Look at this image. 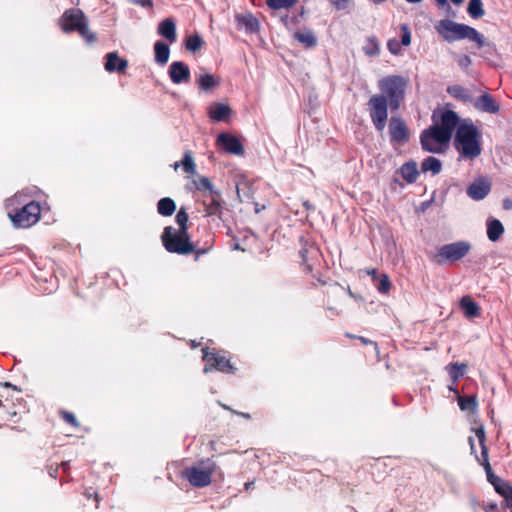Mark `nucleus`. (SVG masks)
<instances>
[{
  "label": "nucleus",
  "mask_w": 512,
  "mask_h": 512,
  "mask_svg": "<svg viewBox=\"0 0 512 512\" xmlns=\"http://www.w3.org/2000/svg\"><path fill=\"white\" fill-rule=\"evenodd\" d=\"M457 124V116L452 111L442 115L441 123L425 130L421 135L422 147L431 153L443 152L450 141L452 131Z\"/></svg>",
  "instance_id": "f257e3e1"
},
{
  "label": "nucleus",
  "mask_w": 512,
  "mask_h": 512,
  "mask_svg": "<svg viewBox=\"0 0 512 512\" xmlns=\"http://www.w3.org/2000/svg\"><path fill=\"white\" fill-rule=\"evenodd\" d=\"M176 221L179 226L178 230H174L172 227H166L165 234L162 237L164 245L170 252L180 254L190 253L194 250V246L189 242L187 233L188 215L184 208L178 211Z\"/></svg>",
  "instance_id": "f03ea898"
},
{
  "label": "nucleus",
  "mask_w": 512,
  "mask_h": 512,
  "mask_svg": "<svg viewBox=\"0 0 512 512\" xmlns=\"http://www.w3.org/2000/svg\"><path fill=\"white\" fill-rule=\"evenodd\" d=\"M59 25L65 33L78 32L89 44L94 43L97 39L96 34L89 30L88 20L80 9H67L62 14Z\"/></svg>",
  "instance_id": "7ed1b4c3"
},
{
  "label": "nucleus",
  "mask_w": 512,
  "mask_h": 512,
  "mask_svg": "<svg viewBox=\"0 0 512 512\" xmlns=\"http://www.w3.org/2000/svg\"><path fill=\"white\" fill-rule=\"evenodd\" d=\"M8 217L16 228H29L35 225L41 217V206L36 201H30L21 208L8 211Z\"/></svg>",
  "instance_id": "20e7f679"
},
{
  "label": "nucleus",
  "mask_w": 512,
  "mask_h": 512,
  "mask_svg": "<svg viewBox=\"0 0 512 512\" xmlns=\"http://www.w3.org/2000/svg\"><path fill=\"white\" fill-rule=\"evenodd\" d=\"M477 132L473 126L461 125L456 134L457 149L465 157L473 158L480 154Z\"/></svg>",
  "instance_id": "39448f33"
},
{
  "label": "nucleus",
  "mask_w": 512,
  "mask_h": 512,
  "mask_svg": "<svg viewBox=\"0 0 512 512\" xmlns=\"http://www.w3.org/2000/svg\"><path fill=\"white\" fill-rule=\"evenodd\" d=\"M406 81L401 77H390L382 81L381 88L390 98L393 108H398L399 99L402 98Z\"/></svg>",
  "instance_id": "423d86ee"
},
{
  "label": "nucleus",
  "mask_w": 512,
  "mask_h": 512,
  "mask_svg": "<svg viewBox=\"0 0 512 512\" xmlns=\"http://www.w3.org/2000/svg\"><path fill=\"white\" fill-rule=\"evenodd\" d=\"M470 250V245L466 242H458L449 245L443 246L439 252L437 257L440 260L446 261H457L465 256Z\"/></svg>",
  "instance_id": "0eeeda50"
},
{
  "label": "nucleus",
  "mask_w": 512,
  "mask_h": 512,
  "mask_svg": "<svg viewBox=\"0 0 512 512\" xmlns=\"http://www.w3.org/2000/svg\"><path fill=\"white\" fill-rule=\"evenodd\" d=\"M465 24L452 20H442L437 26V31L448 41L463 39Z\"/></svg>",
  "instance_id": "6e6552de"
},
{
  "label": "nucleus",
  "mask_w": 512,
  "mask_h": 512,
  "mask_svg": "<svg viewBox=\"0 0 512 512\" xmlns=\"http://www.w3.org/2000/svg\"><path fill=\"white\" fill-rule=\"evenodd\" d=\"M371 115L379 130L385 126L387 119L386 99L384 96H374L370 100Z\"/></svg>",
  "instance_id": "1a4fd4ad"
},
{
  "label": "nucleus",
  "mask_w": 512,
  "mask_h": 512,
  "mask_svg": "<svg viewBox=\"0 0 512 512\" xmlns=\"http://www.w3.org/2000/svg\"><path fill=\"white\" fill-rule=\"evenodd\" d=\"M105 70L107 72L125 73L128 67V61L119 57L117 52H110L106 55Z\"/></svg>",
  "instance_id": "9d476101"
},
{
  "label": "nucleus",
  "mask_w": 512,
  "mask_h": 512,
  "mask_svg": "<svg viewBox=\"0 0 512 512\" xmlns=\"http://www.w3.org/2000/svg\"><path fill=\"white\" fill-rule=\"evenodd\" d=\"M218 143L229 153L236 155L243 154V147L237 137L228 134L221 133L218 136Z\"/></svg>",
  "instance_id": "9b49d317"
},
{
  "label": "nucleus",
  "mask_w": 512,
  "mask_h": 512,
  "mask_svg": "<svg viewBox=\"0 0 512 512\" xmlns=\"http://www.w3.org/2000/svg\"><path fill=\"white\" fill-rule=\"evenodd\" d=\"M185 477L194 486H206L211 481L210 472L197 468L187 469Z\"/></svg>",
  "instance_id": "f8f14e48"
},
{
  "label": "nucleus",
  "mask_w": 512,
  "mask_h": 512,
  "mask_svg": "<svg viewBox=\"0 0 512 512\" xmlns=\"http://www.w3.org/2000/svg\"><path fill=\"white\" fill-rule=\"evenodd\" d=\"M490 190V183L483 179L473 182L468 188V195L473 199L484 198Z\"/></svg>",
  "instance_id": "ddd939ff"
},
{
  "label": "nucleus",
  "mask_w": 512,
  "mask_h": 512,
  "mask_svg": "<svg viewBox=\"0 0 512 512\" xmlns=\"http://www.w3.org/2000/svg\"><path fill=\"white\" fill-rule=\"evenodd\" d=\"M169 75L174 83H180L189 78L190 71L182 62H174L169 70Z\"/></svg>",
  "instance_id": "4468645a"
},
{
  "label": "nucleus",
  "mask_w": 512,
  "mask_h": 512,
  "mask_svg": "<svg viewBox=\"0 0 512 512\" xmlns=\"http://www.w3.org/2000/svg\"><path fill=\"white\" fill-rule=\"evenodd\" d=\"M390 134L394 141H402L407 138V129L404 122L397 118H392L390 122Z\"/></svg>",
  "instance_id": "2eb2a0df"
},
{
  "label": "nucleus",
  "mask_w": 512,
  "mask_h": 512,
  "mask_svg": "<svg viewBox=\"0 0 512 512\" xmlns=\"http://www.w3.org/2000/svg\"><path fill=\"white\" fill-rule=\"evenodd\" d=\"M490 482L495 487V490L506 498L509 505L512 506V487L503 483L499 478L494 475H490Z\"/></svg>",
  "instance_id": "dca6fc26"
},
{
  "label": "nucleus",
  "mask_w": 512,
  "mask_h": 512,
  "mask_svg": "<svg viewBox=\"0 0 512 512\" xmlns=\"http://www.w3.org/2000/svg\"><path fill=\"white\" fill-rule=\"evenodd\" d=\"M232 110L228 105L225 104H216L211 110H210V117L214 120H225L227 119Z\"/></svg>",
  "instance_id": "f3484780"
},
{
  "label": "nucleus",
  "mask_w": 512,
  "mask_h": 512,
  "mask_svg": "<svg viewBox=\"0 0 512 512\" xmlns=\"http://www.w3.org/2000/svg\"><path fill=\"white\" fill-rule=\"evenodd\" d=\"M463 39H469L477 44L478 47H482L485 45V39L482 34H480L476 29L465 25Z\"/></svg>",
  "instance_id": "a211bd4d"
},
{
  "label": "nucleus",
  "mask_w": 512,
  "mask_h": 512,
  "mask_svg": "<svg viewBox=\"0 0 512 512\" xmlns=\"http://www.w3.org/2000/svg\"><path fill=\"white\" fill-rule=\"evenodd\" d=\"M463 39H469L477 44L478 47H482L485 45V39L482 34H480L476 29L465 25Z\"/></svg>",
  "instance_id": "6ab92c4d"
},
{
  "label": "nucleus",
  "mask_w": 512,
  "mask_h": 512,
  "mask_svg": "<svg viewBox=\"0 0 512 512\" xmlns=\"http://www.w3.org/2000/svg\"><path fill=\"white\" fill-rule=\"evenodd\" d=\"M239 22L242 23L247 31L251 33H258L260 30V23L257 18L252 15L241 16L238 18Z\"/></svg>",
  "instance_id": "aec40b11"
},
{
  "label": "nucleus",
  "mask_w": 512,
  "mask_h": 512,
  "mask_svg": "<svg viewBox=\"0 0 512 512\" xmlns=\"http://www.w3.org/2000/svg\"><path fill=\"white\" fill-rule=\"evenodd\" d=\"M401 174L408 182H414L418 176L416 163L409 162L404 164L401 168Z\"/></svg>",
  "instance_id": "412c9836"
},
{
  "label": "nucleus",
  "mask_w": 512,
  "mask_h": 512,
  "mask_svg": "<svg viewBox=\"0 0 512 512\" xmlns=\"http://www.w3.org/2000/svg\"><path fill=\"white\" fill-rule=\"evenodd\" d=\"M503 231V225L498 220H492L488 223L487 235L491 241H496Z\"/></svg>",
  "instance_id": "4be33fe9"
},
{
  "label": "nucleus",
  "mask_w": 512,
  "mask_h": 512,
  "mask_svg": "<svg viewBox=\"0 0 512 512\" xmlns=\"http://www.w3.org/2000/svg\"><path fill=\"white\" fill-rule=\"evenodd\" d=\"M460 305L466 316L475 317L478 315V306L470 298H462L460 301Z\"/></svg>",
  "instance_id": "5701e85b"
},
{
  "label": "nucleus",
  "mask_w": 512,
  "mask_h": 512,
  "mask_svg": "<svg viewBox=\"0 0 512 512\" xmlns=\"http://www.w3.org/2000/svg\"><path fill=\"white\" fill-rule=\"evenodd\" d=\"M441 162L434 158V157H429L427 158L426 160H424L421 164V169L423 172H432L434 174L440 172L441 170Z\"/></svg>",
  "instance_id": "b1692460"
},
{
  "label": "nucleus",
  "mask_w": 512,
  "mask_h": 512,
  "mask_svg": "<svg viewBox=\"0 0 512 512\" xmlns=\"http://www.w3.org/2000/svg\"><path fill=\"white\" fill-rule=\"evenodd\" d=\"M162 36L173 42L176 39L175 24L172 20L167 19L162 22Z\"/></svg>",
  "instance_id": "393cba45"
},
{
  "label": "nucleus",
  "mask_w": 512,
  "mask_h": 512,
  "mask_svg": "<svg viewBox=\"0 0 512 512\" xmlns=\"http://www.w3.org/2000/svg\"><path fill=\"white\" fill-rule=\"evenodd\" d=\"M459 406L462 410H468L471 413H475L477 408V400L476 397L471 396L468 398L459 397L458 398Z\"/></svg>",
  "instance_id": "a878e982"
},
{
  "label": "nucleus",
  "mask_w": 512,
  "mask_h": 512,
  "mask_svg": "<svg viewBox=\"0 0 512 512\" xmlns=\"http://www.w3.org/2000/svg\"><path fill=\"white\" fill-rule=\"evenodd\" d=\"M468 13L473 18H480L484 15V10L482 7L481 0H470L468 5Z\"/></svg>",
  "instance_id": "bb28decb"
},
{
  "label": "nucleus",
  "mask_w": 512,
  "mask_h": 512,
  "mask_svg": "<svg viewBox=\"0 0 512 512\" xmlns=\"http://www.w3.org/2000/svg\"><path fill=\"white\" fill-rule=\"evenodd\" d=\"M297 1L298 0H267V5L274 10H278L281 8H289Z\"/></svg>",
  "instance_id": "cd10ccee"
},
{
  "label": "nucleus",
  "mask_w": 512,
  "mask_h": 512,
  "mask_svg": "<svg viewBox=\"0 0 512 512\" xmlns=\"http://www.w3.org/2000/svg\"><path fill=\"white\" fill-rule=\"evenodd\" d=\"M59 415L67 424L74 428H80V423L72 412L61 410Z\"/></svg>",
  "instance_id": "c85d7f7f"
},
{
  "label": "nucleus",
  "mask_w": 512,
  "mask_h": 512,
  "mask_svg": "<svg viewBox=\"0 0 512 512\" xmlns=\"http://www.w3.org/2000/svg\"><path fill=\"white\" fill-rule=\"evenodd\" d=\"M202 46V39L198 35L189 37L186 41V48L191 52H197Z\"/></svg>",
  "instance_id": "c756f323"
},
{
  "label": "nucleus",
  "mask_w": 512,
  "mask_h": 512,
  "mask_svg": "<svg viewBox=\"0 0 512 512\" xmlns=\"http://www.w3.org/2000/svg\"><path fill=\"white\" fill-rule=\"evenodd\" d=\"M176 210L175 202L170 198H162V215H172Z\"/></svg>",
  "instance_id": "7c9ffc66"
},
{
  "label": "nucleus",
  "mask_w": 512,
  "mask_h": 512,
  "mask_svg": "<svg viewBox=\"0 0 512 512\" xmlns=\"http://www.w3.org/2000/svg\"><path fill=\"white\" fill-rule=\"evenodd\" d=\"M182 166L185 172L192 175L195 174L196 166L190 154H185L184 159L182 161Z\"/></svg>",
  "instance_id": "2f4dec72"
},
{
  "label": "nucleus",
  "mask_w": 512,
  "mask_h": 512,
  "mask_svg": "<svg viewBox=\"0 0 512 512\" xmlns=\"http://www.w3.org/2000/svg\"><path fill=\"white\" fill-rule=\"evenodd\" d=\"M217 81L212 75L206 74L200 78V86L204 90H209L216 86Z\"/></svg>",
  "instance_id": "473e14b6"
},
{
  "label": "nucleus",
  "mask_w": 512,
  "mask_h": 512,
  "mask_svg": "<svg viewBox=\"0 0 512 512\" xmlns=\"http://www.w3.org/2000/svg\"><path fill=\"white\" fill-rule=\"evenodd\" d=\"M296 38L302 42L303 44H305L306 46H312L314 43H315V39L313 37V35L309 32L307 33H297L296 34Z\"/></svg>",
  "instance_id": "72a5a7b5"
},
{
  "label": "nucleus",
  "mask_w": 512,
  "mask_h": 512,
  "mask_svg": "<svg viewBox=\"0 0 512 512\" xmlns=\"http://www.w3.org/2000/svg\"><path fill=\"white\" fill-rule=\"evenodd\" d=\"M481 107L486 110V111H489V112H495L497 111V108L496 106L494 105L493 101L491 98H489L488 96L484 95L481 97Z\"/></svg>",
  "instance_id": "f704fd0d"
},
{
  "label": "nucleus",
  "mask_w": 512,
  "mask_h": 512,
  "mask_svg": "<svg viewBox=\"0 0 512 512\" xmlns=\"http://www.w3.org/2000/svg\"><path fill=\"white\" fill-rule=\"evenodd\" d=\"M466 364H454L452 365L451 375L454 380H457L464 372Z\"/></svg>",
  "instance_id": "c9c22d12"
},
{
  "label": "nucleus",
  "mask_w": 512,
  "mask_h": 512,
  "mask_svg": "<svg viewBox=\"0 0 512 512\" xmlns=\"http://www.w3.org/2000/svg\"><path fill=\"white\" fill-rule=\"evenodd\" d=\"M197 188L199 189H206L208 191H212L213 186L210 180L206 177H202L199 180V184H197Z\"/></svg>",
  "instance_id": "e433bc0d"
},
{
  "label": "nucleus",
  "mask_w": 512,
  "mask_h": 512,
  "mask_svg": "<svg viewBox=\"0 0 512 512\" xmlns=\"http://www.w3.org/2000/svg\"><path fill=\"white\" fill-rule=\"evenodd\" d=\"M207 360H208V362H210L212 360V358L211 359L207 358ZM213 360L215 361V363H213V365L220 370H224L226 367H230L229 363L227 361H225L223 358H220V359L213 358Z\"/></svg>",
  "instance_id": "4c0bfd02"
},
{
  "label": "nucleus",
  "mask_w": 512,
  "mask_h": 512,
  "mask_svg": "<svg viewBox=\"0 0 512 512\" xmlns=\"http://www.w3.org/2000/svg\"><path fill=\"white\" fill-rule=\"evenodd\" d=\"M330 2L338 9H344L349 3V0H330Z\"/></svg>",
  "instance_id": "58836bf2"
},
{
  "label": "nucleus",
  "mask_w": 512,
  "mask_h": 512,
  "mask_svg": "<svg viewBox=\"0 0 512 512\" xmlns=\"http://www.w3.org/2000/svg\"><path fill=\"white\" fill-rule=\"evenodd\" d=\"M402 29H403L402 43L407 46L411 42L410 34L406 27H403Z\"/></svg>",
  "instance_id": "ea45409f"
},
{
  "label": "nucleus",
  "mask_w": 512,
  "mask_h": 512,
  "mask_svg": "<svg viewBox=\"0 0 512 512\" xmlns=\"http://www.w3.org/2000/svg\"><path fill=\"white\" fill-rule=\"evenodd\" d=\"M154 54H155V61L160 63V40H157L154 43Z\"/></svg>",
  "instance_id": "a19ab883"
},
{
  "label": "nucleus",
  "mask_w": 512,
  "mask_h": 512,
  "mask_svg": "<svg viewBox=\"0 0 512 512\" xmlns=\"http://www.w3.org/2000/svg\"><path fill=\"white\" fill-rule=\"evenodd\" d=\"M84 495H85V497L87 499H91L92 497H94V499L96 501V508H98V506H99V495H98V493H96V492L92 493V492H89V491H85Z\"/></svg>",
  "instance_id": "79ce46f5"
},
{
  "label": "nucleus",
  "mask_w": 512,
  "mask_h": 512,
  "mask_svg": "<svg viewBox=\"0 0 512 512\" xmlns=\"http://www.w3.org/2000/svg\"><path fill=\"white\" fill-rule=\"evenodd\" d=\"M169 57V48L167 45L162 44V63L166 62Z\"/></svg>",
  "instance_id": "37998d69"
},
{
  "label": "nucleus",
  "mask_w": 512,
  "mask_h": 512,
  "mask_svg": "<svg viewBox=\"0 0 512 512\" xmlns=\"http://www.w3.org/2000/svg\"><path fill=\"white\" fill-rule=\"evenodd\" d=\"M8 420H12L13 422H19L20 415L16 411L10 412Z\"/></svg>",
  "instance_id": "c03bdc74"
},
{
  "label": "nucleus",
  "mask_w": 512,
  "mask_h": 512,
  "mask_svg": "<svg viewBox=\"0 0 512 512\" xmlns=\"http://www.w3.org/2000/svg\"><path fill=\"white\" fill-rule=\"evenodd\" d=\"M476 435L478 436L479 440H480V443L482 444L483 441H484V430L482 428H479L476 430Z\"/></svg>",
  "instance_id": "a18cd8bd"
},
{
  "label": "nucleus",
  "mask_w": 512,
  "mask_h": 512,
  "mask_svg": "<svg viewBox=\"0 0 512 512\" xmlns=\"http://www.w3.org/2000/svg\"><path fill=\"white\" fill-rule=\"evenodd\" d=\"M485 469L487 471L488 480L490 481V475H493V473L491 471V466H490V464L487 461L485 463Z\"/></svg>",
  "instance_id": "49530a36"
},
{
  "label": "nucleus",
  "mask_w": 512,
  "mask_h": 512,
  "mask_svg": "<svg viewBox=\"0 0 512 512\" xmlns=\"http://www.w3.org/2000/svg\"><path fill=\"white\" fill-rule=\"evenodd\" d=\"M57 473H58V466H57V467H55V468H52V467H51V469L49 470V474H50V476H51V477L56 478Z\"/></svg>",
  "instance_id": "de8ad7c7"
},
{
  "label": "nucleus",
  "mask_w": 512,
  "mask_h": 512,
  "mask_svg": "<svg viewBox=\"0 0 512 512\" xmlns=\"http://www.w3.org/2000/svg\"><path fill=\"white\" fill-rule=\"evenodd\" d=\"M381 289H382L383 291H386V290L388 289V282H387V280H386V279H384V280H382V281H381Z\"/></svg>",
  "instance_id": "09e8293b"
},
{
  "label": "nucleus",
  "mask_w": 512,
  "mask_h": 512,
  "mask_svg": "<svg viewBox=\"0 0 512 512\" xmlns=\"http://www.w3.org/2000/svg\"><path fill=\"white\" fill-rule=\"evenodd\" d=\"M3 386H4V387H8V388H12V389H14V390H17L16 386L12 385V384H11V383H9V382H5V383L3 384Z\"/></svg>",
  "instance_id": "8fccbe9b"
},
{
  "label": "nucleus",
  "mask_w": 512,
  "mask_h": 512,
  "mask_svg": "<svg viewBox=\"0 0 512 512\" xmlns=\"http://www.w3.org/2000/svg\"><path fill=\"white\" fill-rule=\"evenodd\" d=\"M61 466H62L63 470L66 471L69 468V463L68 462H62Z\"/></svg>",
  "instance_id": "3c124183"
},
{
  "label": "nucleus",
  "mask_w": 512,
  "mask_h": 512,
  "mask_svg": "<svg viewBox=\"0 0 512 512\" xmlns=\"http://www.w3.org/2000/svg\"><path fill=\"white\" fill-rule=\"evenodd\" d=\"M142 4H143L144 6H151V5H152V0H144V1L142 2Z\"/></svg>",
  "instance_id": "603ef678"
},
{
  "label": "nucleus",
  "mask_w": 512,
  "mask_h": 512,
  "mask_svg": "<svg viewBox=\"0 0 512 512\" xmlns=\"http://www.w3.org/2000/svg\"><path fill=\"white\" fill-rule=\"evenodd\" d=\"M440 5L444 6L447 3V0H436Z\"/></svg>",
  "instance_id": "864d4df0"
},
{
  "label": "nucleus",
  "mask_w": 512,
  "mask_h": 512,
  "mask_svg": "<svg viewBox=\"0 0 512 512\" xmlns=\"http://www.w3.org/2000/svg\"><path fill=\"white\" fill-rule=\"evenodd\" d=\"M453 3L455 4H460L462 3L464 0H451Z\"/></svg>",
  "instance_id": "5fc2aeb1"
},
{
  "label": "nucleus",
  "mask_w": 512,
  "mask_h": 512,
  "mask_svg": "<svg viewBox=\"0 0 512 512\" xmlns=\"http://www.w3.org/2000/svg\"><path fill=\"white\" fill-rule=\"evenodd\" d=\"M157 211L160 213V200L157 202Z\"/></svg>",
  "instance_id": "6e6d98bb"
},
{
  "label": "nucleus",
  "mask_w": 512,
  "mask_h": 512,
  "mask_svg": "<svg viewBox=\"0 0 512 512\" xmlns=\"http://www.w3.org/2000/svg\"><path fill=\"white\" fill-rule=\"evenodd\" d=\"M173 167H174V170H177V169H178V167H179V164H178V163H175Z\"/></svg>",
  "instance_id": "4d7b16f0"
},
{
  "label": "nucleus",
  "mask_w": 512,
  "mask_h": 512,
  "mask_svg": "<svg viewBox=\"0 0 512 512\" xmlns=\"http://www.w3.org/2000/svg\"><path fill=\"white\" fill-rule=\"evenodd\" d=\"M157 32L160 33V24L157 26Z\"/></svg>",
  "instance_id": "13d9d810"
},
{
  "label": "nucleus",
  "mask_w": 512,
  "mask_h": 512,
  "mask_svg": "<svg viewBox=\"0 0 512 512\" xmlns=\"http://www.w3.org/2000/svg\"><path fill=\"white\" fill-rule=\"evenodd\" d=\"M0 406H2V401L0 400Z\"/></svg>",
  "instance_id": "bf43d9fd"
}]
</instances>
